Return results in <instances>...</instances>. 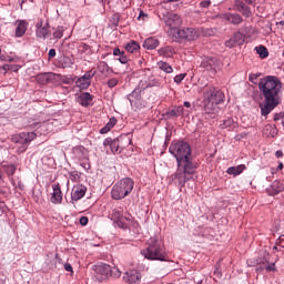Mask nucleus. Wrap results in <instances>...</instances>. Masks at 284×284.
<instances>
[{
  "instance_id": "obj_11",
  "label": "nucleus",
  "mask_w": 284,
  "mask_h": 284,
  "mask_svg": "<svg viewBox=\"0 0 284 284\" xmlns=\"http://www.w3.org/2000/svg\"><path fill=\"white\" fill-rule=\"evenodd\" d=\"M247 265H250V267H254L255 265H258V267L256 268V272H263V270H266V272H276V264L270 263L267 257H264L262 260H256L255 262L248 260Z\"/></svg>"
},
{
  "instance_id": "obj_56",
  "label": "nucleus",
  "mask_w": 284,
  "mask_h": 284,
  "mask_svg": "<svg viewBox=\"0 0 284 284\" xmlns=\"http://www.w3.org/2000/svg\"><path fill=\"white\" fill-rule=\"evenodd\" d=\"M122 53H124V51H121V49H119V48L113 49L114 57H120Z\"/></svg>"
},
{
  "instance_id": "obj_17",
  "label": "nucleus",
  "mask_w": 284,
  "mask_h": 284,
  "mask_svg": "<svg viewBox=\"0 0 284 284\" xmlns=\"http://www.w3.org/2000/svg\"><path fill=\"white\" fill-rule=\"evenodd\" d=\"M52 194L50 197V202L53 203V205H61L63 203V191H61V184L53 183L52 184Z\"/></svg>"
},
{
  "instance_id": "obj_60",
  "label": "nucleus",
  "mask_w": 284,
  "mask_h": 284,
  "mask_svg": "<svg viewBox=\"0 0 284 284\" xmlns=\"http://www.w3.org/2000/svg\"><path fill=\"white\" fill-rule=\"evenodd\" d=\"M275 156H276L277 159H282V156H283V151H276V152H275Z\"/></svg>"
},
{
  "instance_id": "obj_16",
  "label": "nucleus",
  "mask_w": 284,
  "mask_h": 284,
  "mask_svg": "<svg viewBox=\"0 0 284 284\" xmlns=\"http://www.w3.org/2000/svg\"><path fill=\"white\" fill-rule=\"evenodd\" d=\"M59 79H60V74L54 72L40 73L37 75V80L38 82L41 83V85L58 83Z\"/></svg>"
},
{
  "instance_id": "obj_23",
  "label": "nucleus",
  "mask_w": 284,
  "mask_h": 284,
  "mask_svg": "<svg viewBox=\"0 0 284 284\" xmlns=\"http://www.w3.org/2000/svg\"><path fill=\"white\" fill-rule=\"evenodd\" d=\"M93 101L94 95L90 94V92H83L78 97V103L82 105V108H90Z\"/></svg>"
},
{
  "instance_id": "obj_34",
  "label": "nucleus",
  "mask_w": 284,
  "mask_h": 284,
  "mask_svg": "<svg viewBox=\"0 0 284 284\" xmlns=\"http://www.w3.org/2000/svg\"><path fill=\"white\" fill-rule=\"evenodd\" d=\"M158 68L162 70V72H165L166 74H172L174 72V68L170 65L168 62L160 61L158 62Z\"/></svg>"
},
{
  "instance_id": "obj_15",
  "label": "nucleus",
  "mask_w": 284,
  "mask_h": 284,
  "mask_svg": "<svg viewBox=\"0 0 284 284\" xmlns=\"http://www.w3.org/2000/svg\"><path fill=\"white\" fill-rule=\"evenodd\" d=\"M202 68H204L209 72H212V74H216V70L221 68V62L217 58L207 57L203 59Z\"/></svg>"
},
{
  "instance_id": "obj_38",
  "label": "nucleus",
  "mask_w": 284,
  "mask_h": 284,
  "mask_svg": "<svg viewBox=\"0 0 284 284\" xmlns=\"http://www.w3.org/2000/svg\"><path fill=\"white\" fill-rule=\"evenodd\" d=\"M63 32H65V29L63 28V26H58L53 33H52V37L54 39H62L63 38Z\"/></svg>"
},
{
  "instance_id": "obj_4",
  "label": "nucleus",
  "mask_w": 284,
  "mask_h": 284,
  "mask_svg": "<svg viewBox=\"0 0 284 284\" xmlns=\"http://www.w3.org/2000/svg\"><path fill=\"white\" fill-rule=\"evenodd\" d=\"M142 256L148 258V261H168V253L165 252V246L161 244V241L156 237H151L149 241V246L141 251Z\"/></svg>"
},
{
  "instance_id": "obj_44",
  "label": "nucleus",
  "mask_w": 284,
  "mask_h": 284,
  "mask_svg": "<svg viewBox=\"0 0 284 284\" xmlns=\"http://www.w3.org/2000/svg\"><path fill=\"white\" fill-rule=\"evenodd\" d=\"M106 85L110 89L116 88L119 85V79H116V78L109 79L108 82H106Z\"/></svg>"
},
{
  "instance_id": "obj_46",
  "label": "nucleus",
  "mask_w": 284,
  "mask_h": 284,
  "mask_svg": "<svg viewBox=\"0 0 284 284\" xmlns=\"http://www.w3.org/2000/svg\"><path fill=\"white\" fill-rule=\"evenodd\" d=\"M110 276H112V278H119L121 271L118 267H111Z\"/></svg>"
},
{
  "instance_id": "obj_54",
  "label": "nucleus",
  "mask_w": 284,
  "mask_h": 284,
  "mask_svg": "<svg viewBox=\"0 0 284 284\" xmlns=\"http://www.w3.org/2000/svg\"><path fill=\"white\" fill-rule=\"evenodd\" d=\"M281 119H284V112L275 113L274 121H281Z\"/></svg>"
},
{
  "instance_id": "obj_26",
  "label": "nucleus",
  "mask_w": 284,
  "mask_h": 284,
  "mask_svg": "<svg viewBox=\"0 0 284 284\" xmlns=\"http://www.w3.org/2000/svg\"><path fill=\"white\" fill-rule=\"evenodd\" d=\"M278 134V129H276V125L266 124L263 129V136L266 139H274Z\"/></svg>"
},
{
  "instance_id": "obj_53",
  "label": "nucleus",
  "mask_w": 284,
  "mask_h": 284,
  "mask_svg": "<svg viewBox=\"0 0 284 284\" xmlns=\"http://www.w3.org/2000/svg\"><path fill=\"white\" fill-rule=\"evenodd\" d=\"M49 59H54L57 57V50L55 49H50L48 53Z\"/></svg>"
},
{
  "instance_id": "obj_32",
  "label": "nucleus",
  "mask_w": 284,
  "mask_h": 284,
  "mask_svg": "<svg viewBox=\"0 0 284 284\" xmlns=\"http://www.w3.org/2000/svg\"><path fill=\"white\" fill-rule=\"evenodd\" d=\"M116 125V118H111L109 122L100 130V134H108Z\"/></svg>"
},
{
  "instance_id": "obj_5",
  "label": "nucleus",
  "mask_w": 284,
  "mask_h": 284,
  "mask_svg": "<svg viewBox=\"0 0 284 284\" xmlns=\"http://www.w3.org/2000/svg\"><path fill=\"white\" fill-rule=\"evenodd\" d=\"M109 219L113 221L114 225L116 227H120L121 230H128V227H139V222L134 221V217H132V214L128 213L123 215V207L118 206L115 209H112Z\"/></svg>"
},
{
  "instance_id": "obj_57",
  "label": "nucleus",
  "mask_w": 284,
  "mask_h": 284,
  "mask_svg": "<svg viewBox=\"0 0 284 284\" xmlns=\"http://www.w3.org/2000/svg\"><path fill=\"white\" fill-rule=\"evenodd\" d=\"M0 284H6V275L0 271Z\"/></svg>"
},
{
  "instance_id": "obj_33",
  "label": "nucleus",
  "mask_w": 284,
  "mask_h": 284,
  "mask_svg": "<svg viewBox=\"0 0 284 284\" xmlns=\"http://www.w3.org/2000/svg\"><path fill=\"white\" fill-rule=\"evenodd\" d=\"M128 100L130 101L131 105H134V101L141 100V89L133 90L129 95Z\"/></svg>"
},
{
  "instance_id": "obj_40",
  "label": "nucleus",
  "mask_w": 284,
  "mask_h": 284,
  "mask_svg": "<svg viewBox=\"0 0 284 284\" xmlns=\"http://www.w3.org/2000/svg\"><path fill=\"white\" fill-rule=\"evenodd\" d=\"M120 21H121L120 13H113L112 17L110 18V23L111 26H113V28H116Z\"/></svg>"
},
{
  "instance_id": "obj_41",
  "label": "nucleus",
  "mask_w": 284,
  "mask_h": 284,
  "mask_svg": "<svg viewBox=\"0 0 284 284\" xmlns=\"http://www.w3.org/2000/svg\"><path fill=\"white\" fill-rule=\"evenodd\" d=\"M4 172L9 176H13L14 173L17 172V166L14 164H10V165L6 166Z\"/></svg>"
},
{
  "instance_id": "obj_55",
  "label": "nucleus",
  "mask_w": 284,
  "mask_h": 284,
  "mask_svg": "<svg viewBox=\"0 0 284 284\" xmlns=\"http://www.w3.org/2000/svg\"><path fill=\"white\" fill-rule=\"evenodd\" d=\"M64 270H65V272H71V274L74 273L72 265L70 263L64 264Z\"/></svg>"
},
{
  "instance_id": "obj_28",
  "label": "nucleus",
  "mask_w": 284,
  "mask_h": 284,
  "mask_svg": "<svg viewBox=\"0 0 284 284\" xmlns=\"http://www.w3.org/2000/svg\"><path fill=\"white\" fill-rule=\"evenodd\" d=\"M247 170V166L245 164H240L237 166H231L226 170V174H230L232 176H240V174H243Z\"/></svg>"
},
{
  "instance_id": "obj_14",
  "label": "nucleus",
  "mask_w": 284,
  "mask_h": 284,
  "mask_svg": "<svg viewBox=\"0 0 284 284\" xmlns=\"http://www.w3.org/2000/svg\"><path fill=\"white\" fill-rule=\"evenodd\" d=\"M88 192V186L83 184H75L71 190V203H78L85 196Z\"/></svg>"
},
{
  "instance_id": "obj_12",
  "label": "nucleus",
  "mask_w": 284,
  "mask_h": 284,
  "mask_svg": "<svg viewBox=\"0 0 284 284\" xmlns=\"http://www.w3.org/2000/svg\"><path fill=\"white\" fill-rule=\"evenodd\" d=\"M97 75V71L94 70H89L87 71L82 77L78 78L75 81L77 88L80 90H88L90 85H92V79Z\"/></svg>"
},
{
  "instance_id": "obj_31",
  "label": "nucleus",
  "mask_w": 284,
  "mask_h": 284,
  "mask_svg": "<svg viewBox=\"0 0 284 284\" xmlns=\"http://www.w3.org/2000/svg\"><path fill=\"white\" fill-rule=\"evenodd\" d=\"M59 64H60V68L65 70L67 68H71L72 65H74V61L71 60L70 57L63 55V57L60 58Z\"/></svg>"
},
{
  "instance_id": "obj_20",
  "label": "nucleus",
  "mask_w": 284,
  "mask_h": 284,
  "mask_svg": "<svg viewBox=\"0 0 284 284\" xmlns=\"http://www.w3.org/2000/svg\"><path fill=\"white\" fill-rule=\"evenodd\" d=\"M245 43V34L241 31L235 32L232 38L225 42L226 48H234L236 45H243Z\"/></svg>"
},
{
  "instance_id": "obj_35",
  "label": "nucleus",
  "mask_w": 284,
  "mask_h": 284,
  "mask_svg": "<svg viewBox=\"0 0 284 284\" xmlns=\"http://www.w3.org/2000/svg\"><path fill=\"white\" fill-rule=\"evenodd\" d=\"M162 82L161 79L155 78L154 75L149 78V83L146 88H161Z\"/></svg>"
},
{
  "instance_id": "obj_59",
  "label": "nucleus",
  "mask_w": 284,
  "mask_h": 284,
  "mask_svg": "<svg viewBox=\"0 0 284 284\" xmlns=\"http://www.w3.org/2000/svg\"><path fill=\"white\" fill-rule=\"evenodd\" d=\"M138 19H148V13H144L143 11H140V14L138 17Z\"/></svg>"
},
{
  "instance_id": "obj_49",
  "label": "nucleus",
  "mask_w": 284,
  "mask_h": 284,
  "mask_svg": "<svg viewBox=\"0 0 284 284\" xmlns=\"http://www.w3.org/2000/svg\"><path fill=\"white\" fill-rule=\"evenodd\" d=\"M119 61L120 63L125 64L130 61V58H128V55H125V52H124L119 57Z\"/></svg>"
},
{
  "instance_id": "obj_7",
  "label": "nucleus",
  "mask_w": 284,
  "mask_h": 284,
  "mask_svg": "<svg viewBox=\"0 0 284 284\" xmlns=\"http://www.w3.org/2000/svg\"><path fill=\"white\" fill-rule=\"evenodd\" d=\"M162 21L165 23V27L169 28L168 32L170 37H174L176 31L183 26V19L178 13L168 12L163 16Z\"/></svg>"
},
{
  "instance_id": "obj_45",
  "label": "nucleus",
  "mask_w": 284,
  "mask_h": 284,
  "mask_svg": "<svg viewBox=\"0 0 284 284\" xmlns=\"http://www.w3.org/2000/svg\"><path fill=\"white\" fill-rule=\"evenodd\" d=\"M78 50H79L80 54H85V52H88V50H90V47L85 42H81L78 47Z\"/></svg>"
},
{
  "instance_id": "obj_24",
  "label": "nucleus",
  "mask_w": 284,
  "mask_h": 284,
  "mask_svg": "<svg viewBox=\"0 0 284 284\" xmlns=\"http://www.w3.org/2000/svg\"><path fill=\"white\" fill-rule=\"evenodd\" d=\"M36 34L38 39H48L50 37V23H45V26L42 22L37 23Z\"/></svg>"
},
{
  "instance_id": "obj_25",
  "label": "nucleus",
  "mask_w": 284,
  "mask_h": 284,
  "mask_svg": "<svg viewBox=\"0 0 284 284\" xmlns=\"http://www.w3.org/2000/svg\"><path fill=\"white\" fill-rule=\"evenodd\" d=\"M183 112H185V109L183 106L178 105L173 106L166 112V118L168 119H179V116H183Z\"/></svg>"
},
{
  "instance_id": "obj_39",
  "label": "nucleus",
  "mask_w": 284,
  "mask_h": 284,
  "mask_svg": "<svg viewBox=\"0 0 284 284\" xmlns=\"http://www.w3.org/2000/svg\"><path fill=\"white\" fill-rule=\"evenodd\" d=\"M59 81L64 83V85H72L74 83V78L60 74Z\"/></svg>"
},
{
  "instance_id": "obj_62",
  "label": "nucleus",
  "mask_w": 284,
  "mask_h": 284,
  "mask_svg": "<svg viewBox=\"0 0 284 284\" xmlns=\"http://www.w3.org/2000/svg\"><path fill=\"white\" fill-rule=\"evenodd\" d=\"M183 105H184V108H192V103H190V102H187V101H185V102L183 103Z\"/></svg>"
},
{
  "instance_id": "obj_18",
  "label": "nucleus",
  "mask_w": 284,
  "mask_h": 284,
  "mask_svg": "<svg viewBox=\"0 0 284 284\" xmlns=\"http://www.w3.org/2000/svg\"><path fill=\"white\" fill-rule=\"evenodd\" d=\"M234 6L237 12H241L242 17L245 19H250V17H252V8H250L247 2H244L243 0H235Z\"/></svg>"
},
{
  "instance_id": "obj_50",
  "label": "nucleus",
  "mask_w": 284,
  "mask_h": 284,
  "mask_svg": "<svg viewBox=\"0 0 284 284\" xmlns=\"http://www.w3.org/2000/svg\"><path fill=\"white\" fill-rule=\"evenodd\" d=\"M210 6H212L211 0H203L200 2V8H210Z\"/></svg>"
},
{
  "instance_id": "obj_63",
  "label": "nucleus",
  "mask_w": 284,
  "mask_h": 284,
  "mask_svg": "<svg viewBox=\"0 0 284 284\" xmlns=\"http://www.w3.org/2000/svg\"><path fill=\"white\" fill-rule=\"evenodd\" d=\"M38 125H41V122H34V123L30 124V128H37Z\"/></svg>"
},
{
  "instance_id": "obj_58",
  "label": "nucleus",
  "mask_w": 284,
  "mask_h": 284,
  "mask_svg": "<svg viewBox=\"0 0 284 284\" xmlns=\"http://www.w3.org/2000/svg\"><path fill=\"white\" fill-rule=\"evenodd\" d=\"M244 3H247V6H255L256 0H242Z\"/></svg>"
},
{
  "instance_id": "obj_8",
  "label": "nucleus",
  "mask_w": 284,
  "mask_h": 284,
  "mask_svg": "<svg viewBox=\"0 0 284 284\" xmlns=\"http://www.w3.org/2000/svg\"><path fill=\"white\" fill-rule=\"evenodd\" d=\"M172 39L174 41H196L199 39V31L194 28H180L175 31Z\"/></svg>"
},
{
  "instance_id": "obj_36",
  "label": "nucleus",
  "mask_w": 284,
  "mask_h": 284,
  "mask_svg": "<svg viewBox=\"0 0 284 284\" xmlns=\"http://www.w3.org/2000/svg\"><path fill=\"white\" fill-rule=\"evenodd\" d=\"M257 54H260L261 59H267L270 57V51L264 45H260L255 48Z\"/></svg>"
},
{
  "instance_id": "obj_61",
  "label": "nucleus",
  "mask_w": 284,
  "mask_h": 284,
  "mask_svg": "<svg viewBox=\"0 0 284 284\" xmlns=\"http://www.w3.org/2000/svg\"><path fill=\"white\" fill-rule=\"evenodd\" d=\"M281 170H283V162H280L277 168H276V172H281Z\"/></svg>"
},
{
  "instance_id": "obj_13",
  "label": "nucleus",
  "mask_w": 284,
  "mask_h": 284,
  "mask_svg": "<svg viewBox=\"0 0 284 284\" xmlns=\"http://www.w3.org/2000/svg\"><path fill=\"white\" fill-rule=\"evenodd\" d=\"M37 139V133L34 132H22L18 133L12 136L11 141L13 143H17V145H28L29 143H32Z\"/></svg>"
},
{
  "instance_id": "obj_30",
  "label": "nucleus",
  "mask_w": 284,
  "mask_h": 284,
  "mask_svg": "<svg viewBox=\"0 0 284 284\" xmlns=\"http://www.w3.org/2000/svg\"><path fill=\"white\" fill-rule=\"evenodd\" d=\"M126 52H130V54H136L139 50H141V45L139 42L131 40L126 45H125Z\"/></svg>"
},
{
  "instance_id": "obj_9",
  "label": "nucleus",
  "mask_w": 284,
  "mask_h": 284,
  "mask_svg": "<svg viewBox=\"0 0 284 284\" xmlns=\"http://www.w3.org/2000/svg\"><path fill=\"white\" fill-rule=\"evenodd\" d=\"M94 277L99 283L108 281L110 278V272H112V266L106 263H98L93 266Z\"/></svg>"
},
{
  "instance_id": "obj_37",
  "label": "nucleus",
  "mask_w": 284,
  "mask_h": 284,
  "mask_svg": "<svg viewBox=\"0 0 284 284\" xmlns=\"http://www.w3.org/2000/svg\"><path fill=\"white\" fill-rule=\"evenodd\" d=\"M98 70H100L101 74H105V72H113L112 68H110L105 61L98 64Z\"/></svg>"
},
{
  "instance_id": "obj_21",
  "label": "nucleus",
  "mask_w": 284,
  "mask_h": 284,
  "mask_svg": "<svg viewBox=\"0 0 284 284\" xmlns=\"http://www.w3.org/2000/svg\"><path fill=\"white\" fill-rule=\"evenodd\" d=\"M124 283L139 284L141 283V273L136 270L128 271L123 275Z\"/></svg>"
},
{
  "instance_id": "obj_43",
  "label": "nucleus",
  "mask_w": 284,
  "mask_h": 284,
  "mask_svg": "<svg viewBox=\"0 0 284 284\" xmlns=\"http://www.w3.org/2000/svg\"><path fill=\"white\" fill-rule=\"evenodd\" d=\"M187 77V73H180L178 75L174 77L173 81L174 83H176L178 85H181V83L183 82V80Z\"/></svg>"
},
{
  "instance_id": "obj_19",
  "label": "nucleus",
  "mask_w": 284,
  "mask_h": 284,
  "mask_svg": "<svg viewBox=\"0 0 284 284\" xmlns=\"http://www.w3.org/2000/svg\"><path fill=\"white\" fill-rule=\"evenodd\" d=\"M119 141H120L119 138H115V139L106 138L103 141V146L104 148H110L111 154H121V146H120Z\"/></svg>"
},
{
  "instance_id": "obj_52",
  "label": "nucleus",
  "mask_w": 284,
  "mask_h": 284,
  "mask_svg": "<svg viewBox=\"0 0 284 284\" xmlns=\"http://www.w3.org/2000/svg\"><path fill=\"white\" fill-rule=\"evenodd\" d=\"M88 223H89L88 216L80 217V225L85 226L88 225Z\"/></svg>"
},
{
  "instance_id": "obj_47",
  "label": "nucleus",
  "mask_w": 284,
  "mask_h": 284,
  "mask_svg": "<svg viewBox=\"0 0 284 284\" xmlns=\"http://www.w3.org/2000/svg\"><path fill=\"white\" fill-rule=\"evenodd\" d=\"M69 179L73 183H77V181H79V179H81V176H79V173L77 171H73V172L69 173Z\"/></svg>"
},
{
  "instance_id": "obj_42",
  "label": "nucleus",
  "mask_w": 284,
  "mask_h": 284,
  "mask_svg": "<svg viewBox=\"0 0 284 284\" xmlns=\"http://www.w3.org/2000/svg\"><path fill=\"white\" fill-rule=\"evenodd\" d=\"M222 128H236V124L234 123V119L227 118L223 121Z\"/></svg>"
},
{
  "instance_id": "obj_22",
  "label": "nucleus",
  "mask_w": 284,
  "mask_h": 284,
  "mask_svg": "<svg viewBox=\"0 0 284 284\" xmlns=\"http://www.w3.org/2000/svg\"><path fill=\"white\" fill-rule=\"evenodd\" d=\"M159 57H162V59H174V54H176V48L173 45H165L161 47L158 50Z\"/></svg>"
},
{
  "instance_id": "obj_51",
  "label": "nucleus",
  "mask_w": 284,
  "mask_h": 284,
  "mask_svg": "<svg viewBox=\"0 0 284 284\" xmlns=\"http://www.w3.org/2000/svg\"><path fill=\"white\" fill-rule=\"evenodd\" d=\"M258 77H261V73H251L248 75V80L251 81V83H254V81H256V79H258Z\"/></svg>"
},
{
  "instance_id": "obj_6",
  "label": "nucleus",
  "mask_w": 284,
  "mask_h": 284,
  "mask_svg": "<svg viewBox=\"0 0 284 284\" xmlns=\"http://www.w3.org/2000/svg\"><path fill=\"white\" fill-rule=\"evenodd\" d=\"M134 190V180L131 178H124L116 182L111 190V199L113 201H121L129 196Z\"/></svg>"
},
{
  "instance_id": "obj_29",
  "label": "nucleus",
  "mask_w": 284,
  "mask_h": 284,
  "mask_svg": "<svg viewBox=\"0 0 284 284\" xmlns=\"http://www.w3.org/2000/svg\"><path fill=\"white\" fill-rule=\"evenodd\" d=\"M159 45L160 42L159 39L156 38H148L143 43V48H145V50H156Z\"/></svg>"
},
{
  "instance_id": "obj_64",
  "label": "nucleus",
  "mask_w": 284,
  "mask_h": 284,
  "mask_svg": "<svg viewBox=\"0 0 284 284\" xmlns=\"http://www.w3.org/2000/svg\"><path fill=\"white\" fill-rule=\"evenodd\" d=\"M82 166L84 168V170H90V163H84L82 164Z\"/></svg>"
},
{
  "instance_id": "obj_3",
  "label": "nucleus",
  "mask_w": 284,
  "mask_h": 284,
  "mask_svg": "<svg viewBox=\"0 0 284 284\" xmlns=\"http://www.w3.org/2000/svg\"><path fill=\"white\" fill-rule=\"evenodd\" d=\"M199 92H202L204 112L211 114V116H216L219 114V105L225 101V93L212 84L204 85Z\"/></svg>"
},
{
  "instance_id": "obj_2",
  "label": "nucleus",
  "mask_w": 284,
  "mask_h": 284,
  "mask_svg": "<svg viewBox=\"0 0 284 284\" xmlns=\"http://www.w3.org/2000/svg\"><path fill=\"white\" fill-rule=\"evenodd\" d=\"M258 90L264 99V103H260L261 114L262 116H267L281 104L283 82L276 75H266L260 80Z\"/></svg>"
},
{
  "instance_id": "obj_10",
  "label": "nucleus",
  "mask_w": 284,
  "mask_h": 284,
  "mask_svg": "<svg viewBox=\"0 0 284 284\" xmlns=\"http://www.w3.org/2000/svg\"><path fill=\"white\" fill-rule=\"evenodd\" d=\"M217 19L225 21V23H229L230 26H241V23L244 21L243 16L230 11L219 13Z\"/></svg>"
},
{
  "instance_id": "obj_1",
  "label": "nucleus",
  "mask_w": 284,
  "mask_h": 284,
  "mask_svg": "<svg viewBox=\"0 0 284 284\" xmlns=\"http://www.w3.org/2000/svg\"><path fill=\"white\" fill-rule=\"evenodd\" d=\"M169 152L176 159L178 163L174 178L179 181L181 187H185L187 181H190L196 173V170H199V163L192 161V146L183 141L172 142Z\"/></svg>"
},
{
  "instance_id": "obj_48",
  "label": "nucleus",
  "mask_w": 284,
  "mask_h": 284,
  "mask_svg": "<svg viewBox=\"0 0 284 284\" xmlns=\"http://www.w3.org/2000/svg\"><path fill=\"white\" fill-rule=\"evenodd\" d=\"M28 150V144H20L17 148V154H23V152H26Z\"/></svg>"
},
{
  "instance_id": "obj_27",
  "label": "nucleus",
  "mask_w": 284,
  "mask_h": 284,
  "mask_svg": "<svg viewBox=\"0 0 284 284\" xmlns=\"http://www.w3.org/2000/svg\"><path fill=\"white\" fill-rule=\"evenodd\" d=\"M28 31V22L26 20H18L16 28V37L21 38Z\"/></svg>"
}]
</instances>
